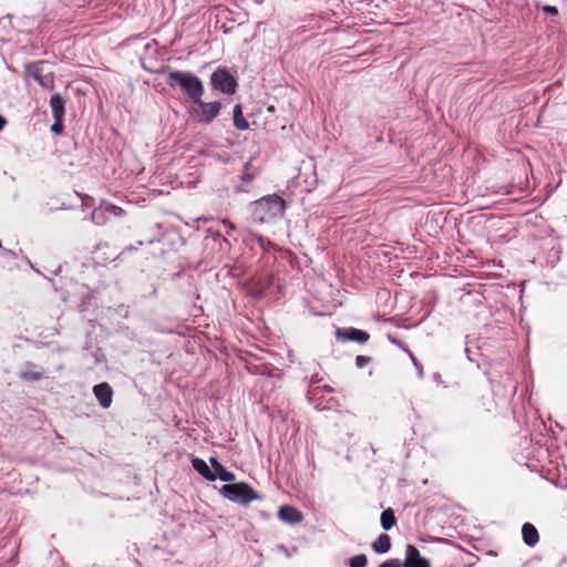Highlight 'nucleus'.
I'll list each match as a JSON object with an SVG mask.
<instances>
[{
  "label": "nucleus",
  "mask_w": 567,
  "mask_h": 567,
  "mask_svg": "<svg viewBox=\"0 0 567 567\" xmlns=\"http://www.w3.org/2000/svg\"><path fill=\"white\" fill-rule=\"evenodd\" d=\"M50 107L52 111L53 118H64L65 101L61 94L55 93L51 96Z\"/></svg>",
  "instance_id": "obj_13"
},
{
  "label": "nucleus",
  "mask_w": 567,
  "mask_h": 567,
  "mask_svg": "<svg viewBox=\"0 0 567 567\" xmlns=\"http://www.w3.org/2000/svg\"><path fill=\"white\" fill-rule=\"evenodd\" d=\"M368 558L364 554H359L349 559V567H365Z\"/></svg>",
  "instance_id": "obj_22"
},
{
  "label": "nucleus",
  "mask_w": 567,
  "mask_h": 567,
  "mask_svg": "<svg viewBox=\"0 0 567 567\" xmlns=\"http://www.w3.org/2000/svg\"><path fill=\"white\" fill-rule=\"evenodd\" d=\"M388 339L389 341L392 343V344H395L396 347L403 349L406 353H409V351H411L406 346L405 343L402 341V340H399L396 339L395 337H392V336H388Z\"/></svg>",
  "instance_id": "obj_28"
},
{
  "label": "nucleus",
  "mask_w": 567,
  "mask_h": 567,
  "mask_svg": "<svg viewBox=\"0 0 567 567\" xmlns=\"http://www.w3.org/2000/svg\"><path fill=\"white\" fill-rule=\"evenodd\" d=\"M321 381H322V378H321V377H319V374H318V373H315V374H312V375L310 377V379H309V384L312 386V385H316V384L320 383Z\"/></svg>",
  "instance_id": "obj_29"
},
{
  "label": "nucleus",
  "mask_w": 567,
  "mask_h": 567,
  "mask_svg": "<svg viewBox=\"0 0 567 567\" xmlns=\"http://www.w3.org/2000/svg\"><path fill=\"white\" fill-rule=\"evenodd\" d=\"M49 62L41 60L30 62L24 65L25 74L32 78L40 86L45 90H53L54 76L53 72L48 70Z\"/></svg>",
  "instance_id": "obj_5"
},
{
  "label": "nucleus",
  "mask_w": 567,
  "mask_h": 567,
  "mask_svg": "<svg viewBox=\"0 0 567 567\" xmlns=\"http://www.w3.org/2000/svg\"><path fill=\"white\" fill-rule=\"evenodd\" d=\"M378 567H402V563L399 558H391L381 563Z\"/></svg>",
  "instance_id": "obj_27"
},
{
  "label": "nucleus",
  "mask_w": 567,
  "mask_h": 567,
  "mask_svg": "<svg viewBox=\"0 0 567 567\" xmlns=\"http://www.w3.org/2000/svg\"><path fill=\"white\" fill-rule=\"evenodd\" d=\"M333 392V389L329 385H323V386H319V385H316V386H312L311 389L308 390V393H307V399L309 401L310 404H313V401L315 399L321 394L322 392Z\"/></svg>",
  "instance_id": "obj_21"
},
{
  "label": "nucleus",
  "mask_w": 567,
  "mask_h": 567,
  "mask_svg": "<svg viewBox=\"0 0 567 567\" xmlns=\"http://www.w3.org/2000/svg\"><path fill=\"white\" fill-rule=\"evenodd\" d=\"M223 221H224V224H227V225L229 226V228H230V229H234V225H233L231 223H229V221H227V220H225V219H224Z\"/></svg>",
  "instance_id": "obj_36"
},
{
  "label": "nucleus",
  "mask_w": 567,
  "mask_h": 567,
  "mask_svg": "<svg viewBox=\"0 0 567 567\" xmlns=\"http://www.w3.org/2000/svg\"><path fill=\"white\" fill-rule=\"evenodd\" d=\"M104 205L107 209V216L109 215L121 216L124 213V210L120 206H116L114 204L104 203Z\"/></svg>",
  "instance_id": "obj_23"
},
{
  "label": "nucleus",
  "mask_w": 567,
  "mask_h": 567,
  "mask_svg": "<svg viewBox=\"0 0 567 567\" xmlns=\"http://www.w3.org/2000/svg\"><path fill=\"white\" fill-rule=\"evenodd\" d=\"M236 190H237L238 193H243V192H246V188H245V186H244V185H239V186H237V187H236Z\"/></svg>",
  "instance_id": "obj_34"
},
{
  "label": "nucleus",
  "mask_w": 567,
  "mask_h": 567,
  "mask_svg": "<svg viewBox=\"0 0 567 567\" xmlns=\"http://www.w3.org/2000/svg\"><path fill=\"white\" fill-rule=\"evenodd\" d=\"M213 474L216 475V480L219 478L221 482L231 483L235 481V474L228 471L223 464L218 466L216 471H213Z\"/></svg>",
  "instance_id": "obj_20"
},
{
  "label": "nucleus",
  "mask_w": 567,
  "mask_h": 567,
  "mask_svg": "<svg viewBox=\"0 0 567 567\" xmlns=\"http://www.w3.org/2000/svg\"><path fill=\"white\" fill-rule=\"evenodd\" d=\"M391 548V538L388 534H381L372 543V549L378 554H385Z\"/></svg>",
  "instance_id": "obj_16"
},
{
  "label": "nucleus",
  "mask_w": 567,
  "mask_h": 567,
  "mask_svg": "<svg viewBox=\"0 0 567 567\" xmlns=\"http://www.w3.org/2000/svg\"><path fill=\"white\" fill-rule=\"evenodd\" d=\"M408 354H409L410 359L412 360L413 365L415 367V369L417 371L419 378H423L424 377L423 365L416 360V358L414 357L412 351H409Z\"/></svg>",
  "instance_id": "obj_24"
},
{
  "label": "nucleus",
  "mask_w": 567,
  "mask_h": 567,
  "mask_svg": "<svg viewBox=\"0 0 567 567\" xmlns=\"http://www.w3.org/2000/svg\"><path fill=\"white\" fill-rule=\"evenodd\" d=\"M336 339L339 342L353 341V342L363 344V343L368 342V340L370 339V334L364 330L357 329L353 327L337 328Z\"/></svg>",
  "instance_id": "obj_7"
},
{
  "label": "nucleus",
  "mask_w": 567,
  "mask_h": 567,
  "mask_svg": "<svg viewBox=\"0 0 567 567\" xmlns=\"http://www.w3.org/2000/svg\"><path fill=\"white\" fill-rule=\"evenodd\" d=\"M380 524L381 527L386 532L395 526L396 517L392 508H386L381 513Z\"/></svg>",
  "instance_id": "obj_17"
},
{
  "label": "nucleus",
  "mask_w": 567,
  "mask_h": 567,
  "mask_svg": "<svg viewBox=\"0 0 567 567\" xmlns=\"http://www.w3.org/2000/svg\"><path fill=\"white\" fill-rule=\"evenodd\" d=\"M220 494L229 501L241 505H247L252 501L261 498V496L247 483L223 485Z\"/></svg>",
  "instance_id": "obj_4"
},
{
  "label": "nucleus",
  "mask_w": 567,
  "mask_h": 567,
  "mask_svg": "<svg viewBox=\"0 0 567 567\" xmlns=\"http://www.w3.org/2000/svg\"><path fill=\"white\" fill-rule=\"evenodd\" d=\"M234 126L240 131H247L249 128L248 121L244 117L243 107L240 104H236L233 110Z\"/></svg>",
  "instance_id": "obj_15"
},
{
  "label": "nucleus",
  "mask_w": 567,
  "mask_h": 567,
  "mask_svg": "<svg viewBox=\"0 0 567 567\" xmlns=\"http://www.w3.org/2000/svg\"><path fill=\"white\" fill-rule=\"evenodd\" d=\"M189 110L193 120L203 125H209L219 115L223 104L218 101L205 102L202 97L192 103Z\"/></svg>",
  "instance_id": "obj_3"
},
{
  "label": "nucleus",
  "mask_w": 567,
  "mask_h": 567,
  "mask_svg": "<svg viewBox=\"0 0 567 567\" xmlns=\"http://www.w3.org/2000/svg\"><path fill=\"white\" fill-rule=\"evenodd\" d=\"M432 380H433L434 382H436L437 384H442L444 388H446V385L444 384V382H443V380H442V375H441V373H439V372H434V373L432 374Z\"/></svg>",
  "instance_id": "obj_31"
},
{
  "label": "nucleus",
  "mask_w": 567,
  "mask_h": 567,
  "mask_svg": "<svg viewBox=\"0 0 567 567\" xmlns=\"http://www.w3.org/2000/svg\"><path fill=\"white\" fill-rule=\"evenodd\" d=\"M107 217V209L104 203H102L97 208H94L90 215L91 220L97 226L105 225Z\"/></svg>",
  "instance_id": "obj_18"
},
{
  "label": "nucleus",
  "mask_w": 567,
  "mask_h": 567,
  "mask_svg": "<svg viewBox=\"0 0 567 567\" xmlns=\"http://www.w3.org/2000/svg\"><path fill=\"white\" fill-rule=\"evenodd\" d=\"M371 361L370 357L367 355H357L355 357V367L358 369L364 368Z\"/></svg>",
  "instance_id": "obj_26"
},
{
  "label": "nucleus",
  "mask_w": 567,
  "mask_h": 567,
  "mask_svg": "<svg viewBox=\"0 0 567 567\" xmlns=\"http://www.w3.org/2000/svg\"><path fill=\"white\" fill-rule=\"evenodd\" d=\"M252 161H254V157H250L249 161H247L244 165V169H243V173H241V181L244 184H249L254 181V178L256 177V172L252 167Z\"/></svg>",
  "instance_id": "obj_19"
},
{
  "label": "nucleus",
  "mask_w": 567,
  "mask_h": 567,
  "mask_svg": "<svg viewBox=\"0 0 567 567\" xmlns=\"http://www.w3.org/2000/svg\"><path fill=\"white\" fill-rule=\"evenodd\" d=\"M402 567H431V563L420 554V550L414 545L409 544L405 547Z\"/></svg>",
  "instance_id": "obj_8"
},
{
  "label": "nucleus",
  "mask_w": 567,
  "mask_h": 567,
  "mask_svg": "<svg viewBox=\"0 0 567 567\" xmlns=\"http://www.w3.org/2000/svg\"><path fill=\"white\" fill-rule=\"evenodd\" d=\"M192 466L193 468L199 474L202 475L204 478H206L207 481H210V482H214L216 481V475L213 474V471L210 470V467L208 466V464L203 460V458H199V457H195L192 460Z\"/></svg>",
  "instance_id": "obj_14"
},
{
  "label": "nucleus",
  "mask_w": 567,
  "mask_h": 567,
  "mask_svg": "<svg viewBox=\"0 0 567 567\" xmlns=\"http://www.w3.org/2000/svg\"><path fill=\"white\" fill-rule=\"evenodd\" d=\"M6 124H7L6 117L0 114V131H2L4 128Z\"/></svg>",
  "instance_id": "obj_33"
},
{
  "label": "nucleus",
  "mask_w": 567,
  "mask_h": 567,
  "mask_svg": "<svg viewBox=\"0 0 567 567\" xmlns=\"http://www.w3.org/2000/svg\"><path fill=\"white\" fill-rule=\"evenodd\" d=\"M522 537H523V542L528 546V547H534L538 542H539V534H538V530L537 528L530 524V523H525L523 526H522Z\"/></svg>",
  "instance_id": "obj_12"
},
{
  "label": "nucleus",
  "mask_w": 567,
  "mask_h": 567,
  "mask_svg": "<svg viewBox=\"0 0 567 567\" xmlns=\"http://www.w3.org/2000/svg\"><path fill=\"white\" fill-rule=\"evenodd\" d=\"M286 202L277 194L266 195L251 203V218L255 223H271L284 216Z\"/></svg>",
  "instance_id": "obj_1"
},
{
  "label": "nucleus",
  "mask_w": 567,
  "mask_h": 567,
  "mask_svg": "<svg viewBox=\"0 0 567 567\" xmlns=\"http://www.w3.org/2000/svg\"><path fill=\"white\" fill-rule=\"evenodd\" d=\"M210 84L214 90L231 95L236 92L237 81L226 68H218L210 75Z\"/></svg>",
  "instance_id": "obj_6"
},
{
  "label": "nucleus",
  "mask_w": 567,
  "mask_h": 567,
  "mask_svg": "<svg viewBox=\"0 0 567 567\" xmlns=\"http://www.w3.org/2000/svg\"><path fill=\"white\" fill-rule=\"evenodd\" d=\"M278 517L289 525H297L303 520L302 512L291 505H282L278 511Z\"/></svg>",
  "instance_id": "obj_10"
},
{
  "label": "nucleus",
  "mask_w": 567,
  "mask_h": 567,
  "mask_svg": "<svg viewBox=\"0 0 567 567\" xmlns=\"http://www.w3.org/2000/svg\"><path fill=\"white\" fill-rule=\"evenodd\" d=\"M19 377L23 381L37 382L42 379L43 370L33 362H27L19 372Z\"/></svg>",
  "instance_id": "obj_11"
},
{
  "label": "nucleus",
  "mask_w": 567,
  "mask_h": 567,
  "mask_svg": "<svg viewBox=\"0 0 567 567\" xmlns=\"http://www.w3.org/2000/svg\"><path fill=\"white\" fill-rule=\"evenodd\" d=\"M315 409L318 411H323L326 408L321 406L320 404H315Z\"/></svg>",
  "instance_id": "obj_35"
},
{
  "label": "nucleus",
  "mask_w": 567,
  "mask_h": 567,
  "mask_svg": "<svg viewBox=\"0 0 567 567\" xmlns=\"http://www.w3.org/2000/svg\"><path fill=\"white\" fill-rule=\"evenodd\" d=\"M544 11L550 16H556L558 14V9L554 6H546L544 7Z\"/></svg>",
  "instance_id": "obj_30"
},
{
  "label": "nucleus",
  "mask_w": 567,
  "mask_h": 567,
  "mask_svg": "<svg viewBox=\"0 0 567 567\" xmlns=\"http://www.w3.org/2000/svg\"><path fill=\"white\" fill-rule=\"evenodd\" d=\"M167 83L171 87L178 85L193 103L204 94V84L202 80L192 72L171 71L167 76Z\"/></svg>",
  "instance_id": "obj_2"
},
{
  "label": "nucleus",
  "mask_w": 567,
  "mask_h": 567,
  "mask_svg": "<svg viewBox=\"0 0 567 567\" xmlns=\"http://www.w3.org/2000/svg\"><path fill=\"white\" fill-rule=\"evenodd\" d=\"M54 122L51 125V132L54 134H61L63 132L64 125H63V118H53Z\"/></svg>",
  "instance_id": "obj_25"
},
{
  "label": "nucleus",
  "mask_w": 567,
  "mask_h": 567,
  "mask_svg": "<svg viewBox=\"0 0 567 567\" xmlns=\"http://www.w3.org/2000/svg\"><path fill=\"white\" fill-rule=\"evenodd\" d=\"M93 393L103 409H107L112 404L113 400V389L107 382H102L93 388Z\"/></svg>",
  "instance_id": "obj_9"
},
{
  "label": "nucleus",
  "mask_w": 567,
  "mask_h": 567,
  "mask_svg": "<svg viewBox=\"0 0 567 567\" xmlns=\"http://www.w3.org/2000/svg\"><path fill=\"white\" fill-rule=\"evenodd\" d=\"M209 462H210L212 467H213V468H210L212 471H216L217 467L221 465V463L216 457H214V456H212L209 458Z\"/></svg>",
  "instance_id": "obj_32"
}]
</instances>
